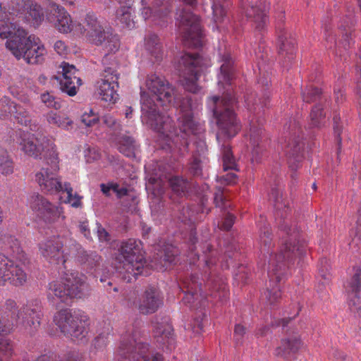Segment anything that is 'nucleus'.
I'll use <instances>...</instances> for the list:
<instances>
[{
    "label": "nucleus",
    "instance_id": "9d476101",
    "mask_svg": "<svg viewBox=\"0 0 361 361\" xmlns=\"http://www.w3.org/2000/svg\"><path fill=\"white\" fill-rule=\"evenodd\" d=\"M13 140L25 154L35 159H42L43 157L46 163L50 161L51 151L57 153L53 142L43 135L35 137L27 132L19 130L16 132Z\"/></svg>",
    "mask_w": 361,
    "mask_h": 361
},
{
    "label": "nucleus",
    "instance_id": "a211bd4d",
    "mask_svg": "<svg viewBox=\"0 0 361 361\" xmlns=\"http://www.w3.org/2000/svg\"><path fill=\"white\" fill-rule=\"evenodd\" d=\"M30 207L39 219L49 224L56 221L61 214L57 206L39 194L32 196Z\"/></svg>",
    "mask_w": 361,
    "mask_h": 361
},
{
    "label": "nucleus",
    "instance_id": "aec40b11",
    "mask_svg": "<svg viewBox=\"0 0 361 361\" xmlns=\"http://www.w3.org/2000/svg\"><path fill=\"white\" fill-rule=\"evenodd\" d=\"M80 32L85 37L87 40L94 45H97L103 37H105L106 33L109 28H104L97 18L94 14L88 13L82 23L79 25Z\"/></svg>",
    "mask_w": 361,
    "mask_h": 361
},
{
    "label": "nucleus",
    "instance_id": "c03bdc74",
    "mask_svg": "<svg viewBox=\"0 0 361 361\" xmlns=\"http://www.w3.org/2000/svg\"><path fill=\"white\" fill-rule=\"evenodd\" d=\"M257 226L259 228L262 243L264 244V247L269 246L271 240V233L269 224H267L265 216H260L259 219L257 221Z\"/></svg>",
    "mask_w": 361,
    "mask_h": 361
},
{
    "label": "nucleus",
    "instance_id": "37998d69",
    "mask_svg": "<svg viewBox=\"0 0 361 361\" xmlns=\"http://www.w3.org/2000/svg\"><path fill=\"white\" fill-rule=\"evenodd\" d=\"M9 16L0 19V37L2 39H10L19 27L10 21Z\"/></svg>",
    "mask_w": 361,
    "mask_h": 361
},
{
    "label": "nucleus",
    "instance_id": "473e14b6",
    "mask_svg": "<svg viewBox=\"0 0 361 361\" xmlns=\"http://www.w3.org/2000/svg\"><path fill=\"white\" fill-rule=\"evenodd\" d=\"M145 46L150 54L157 61L162 59L164 51L163 47L158 36L154 33H148L145 38Z\"/></svg>",
    "mask_w": 361,
    "mask_h": 361
},
{
    "label": "nucleus",
    "instance_id": "c9c22d12",
    "mask_svg": "<svg viewBox=\"0 0 361 361\" xmlns=\"http://www.w3.org/2000/svg\"><path fill=\"white\" fill-rule=\"evenodd\" d=\"M279 53L280 55L285 54L288 59H292L295 51V41L288 39L287 33H282L278 39Z\"/></svg>",
    "mask_w": 361,
    "mask_h": 361
},
{
    "label": "nucleus",
    "instance_id": "6ab92c4d",
    "mask_svg": "<svg viewBox=\"0 0 361 361\" xmlns=\"http://www.w3.org/2000/svg\"><path fill=\"white\" fill-rule=\"evenodd\" d=\"M163 305V296L158 288L148 286L140 298L136 307L141 314L154 313Z\"/></svg>",
    "mask_w": 361,
    "mask_h": 361
},
{
    "label": "nucleus",
    "instance_id": "58836bf2",
    "mask_svg": "<svg viewBox=\"0 0 361 361\" xmlns=\"http://www.w3.org/2000/svg\"><path fill=\"white\" fill-rule=\"evenodd\" d=\"M5 113L13 114L18 122L23 126H27L31 122V116L27 109L20 105H11L5 109Z\"/></svg>",
    "mask_w": 361,
    "mask_h": 361
},
{
    "label": "nucleus",
    "instance_id": "423d86ee",
    "mask_svg": "<svg viewBox=\"0 0 361 361\" xmlns=\"http://www.w3.org/2000/svg\"><path fill=\"white\" fill-rule=\"evenodd\" d=\"M59 169L58 154L54 151L51 152L50 161L46 163L41 171L36 173V181L38 183L42 190L46 192H66L68 195V202L74 207L81 204L80 198L73 195V188L69 183L62 185L61 182L56 178Z\"/></svg>",
    "mask_w": 361,
    "mask_h": 361
},
{
    "label": "nucleus",
    "instance_id": "7c9ffc66",
    "mask_svg": "<svg viewBox=\"0 0 361 361\" xmlns=\"http://www.w3.org/2000/svg\"><path fill=\"white\" fill-rule=\"evenodd\" d=\"M24 20L34 27H38L44 20L42 6L35 0H30L23 15Z\"/></svg>",
    "mask_w": 361,
    "mask_h": 361
},
{
    "label": "nucleus",
    "instance_id": "e2e57ef3",
    "mask_svg": "<svg viewBox=\"0 0 361 361\" xmlns=\"http://www.w3.org/2000/svg\"><path fill=\"white\" fill-rule=\"evenodd\" d=\"M237 176L234 173H228L226 175L218 176L217 181L223 185H229L235 183Z\"/></svg>",
    "mask_w": 361,
    "mask_h": 361
},
{
    "label": "nucleus",
    "instance_id": "6e6552de",
    "mask_svg": "<svg viewBox=\"0 0 361 361\" xmlns=\"http://www.w3.org/2000/svg\"><path fill=\"white\" fill-rule=\"evenodd\" d=\"M119 354L128 361H163L161 354L149 352V344L144 342L141 332L137 327H133L124 336L119 348Z\"/></svg>",
    "mask_w": 361,
    "mask_h": 361
},
{
    "label": "nucleus",
    "instance_id": "13d9d810",
    "mask_svg": "<svg viewBox=\"0 0 361 361\" xmlns=\"http://www.w3.org/2000/svg\"><path fill=\"white\" fill-rule=\"evenodd\" d=\"M183 291L185 293V295L182 300L185 304H192L198 298L197 291L192 289L190 290L189 286H188V289H185V290H183Z\"/></svg>",
    "mask_w": 361,
    "mask_h": 361
},
{
    "label": "nucleus",
    "instance_id": "1a4fd4ad",
    "mask_svg": "<svg viewBox=\"0 0 361 361\" xmlns=\"http://www.w3.org/2000/svg\"><path fill=\"white\" fill-rule=\"evenodd\" d=\"M54 322L65 336L72 338L82 340L87 334L88 318L80 311L61 310L55 314Z\"/></svg>",
    "mask_w": 361,
    "mask_h": 361
},
{
    "label": "nucleus",
    "instance_id": "dca6fc26",
    "mask_svg": "<svg viewBox=\"0 0 361 361\" xmlns=\"http://www.w3.org/2000/svg\"><path fill=\"white\" fill-rule=\"evenodd\" d=\"M21 308L12 299H7L0 306V335H7L11 332L16 323L18 324L20 320Z\"/></svg>",
    "mask_w": 361,
    "mask_h": 361
},
{
    "label": "nucleus",
    "instance_id": "f704fd0d",
    "mask_svg": "<svg viewBox=\"0 0 361 361\" xmlns=\"http://www.w3.org/2000/svg\"><path fill=\"white\" fill-rule=\"evenodd\" d=\"M134 13L133 7L118 8L116 11V19L123 27L132 30L135 27V22L133 16Z\"/></svg>",
    "mask_w": 361,
    "mask_h": 361
},
{
    "label": "nucleus",
    "instance_id": "cd10ccee",
    "mask_svg": "<svg viewBox=\"0 0 361 361\" xmlns=\"http://www.w3.org/2000/svg\"><path fill=\"white\" fill-rule=\"evenodd\" d=\"M291 142H288L284 147V152L288 157V164L290 167L293 170L298 168V164L302 158V149L304 144L301 141L298 133L296 130L293 132L291 135Z\"/></svg>",
    "mask_w": 361,
    "mask_h": 361
},
{
    "label": "nucleus",
    "instance_id": "72a5a7b5",
    "mask_svg": "<svg viewBox=\"0 0 361 361\" xmlns=\"http://www.w3.org/2000/svg\"><path fill=\"white\" fill-rule=\"evenodd\" d=\"M268 9L269 6L265 0H262L258 6L252 8L254 14L252 21L255 29L259 32H262L267 25L268 19L267 13Z\"/></svg>",
    "mask_w": 361,
    "mask_h": 361
},
{
    "label": "nucleus",
    "instance_id": "0e129e2a",
    "mask_svg": "<svg viewBox=\"0 0 361 361\" xmlns=\"http://www.w3.org/2000/svg\"><path fill=\"white\" fill-rule=\"evenodd\" d=\"M246 329L240 325L236 324L234 329V338L237 345H240L242 343V338L243 335L245 334Z\"/></svg>",
    "mask_w": 361,
    "mask_h": 361
},
{
    "label": "nucleus",
    "instance_id": "a18cd8bd",
    "mask_svg": "<svg viewBox=\"0 0 361 361\" xmlns=\"http://www.w3.org/2000/svg\"><path fill=\"white\" fill-rule=\"evenodd\" d=\"M0 170L3 174H10L13 171V162L4 148L0 146Z\"/></svg>",
    "mask_w": 361,
    "mask_h": 361
},
{
    "label": "nucleus",
    "instance_id": "69168bd1",
    "mask_svg": "<svg viewBox=\"0 0 361 361\" xmlns=\"http://www.w3.org/2000/svg\"><path fill=\"white\" fill-rule=\"evenodd\" d=\"M63 78H68V77L73 78L77 76L75 74L78 72L75 67L73 65H69L68 63H64L63 66Z\"/></svg>",
    "mask_w": 361,
    "mask_h": 361
},
{
    "label": "nucleus",
    "instance_id": "4d7b16f0",
    "mask_svg": "<svg viewBox=\"0 0 361 361\" xmlns=\"http://www.w3.org/2000/svg\"><path fill=\"white\" fill-rule=\"evenodd\" d=\"M189 171L194 176H198L202 173L201 159L196 155H192V161L190 162Z\"/></svg>",
    "mask_w": 361,
    "mask_h": 361
},
{
    "label": "nucleus",
    "instance_id": "a19ab883",
    "mask_svg": "<svg viewBox=\"0 0 361 361\" xmlns=\"http://www.w3.org/2000/svg\"><path fill=\"white\" fill-rule=\"evenodd\" d=\"M118 149L126 157H134L135 142L132 137L123 135L119 139Z\"/></svg>",
    "mask_w": 361,
    "mask_h": 361
},
{
    "label": "nucleus",
    "instance_id": "5701e85b",
    "mask_svg": "<svg viewBox=\"0 0 361 361\" xmlns=\"http://www.w3.org/2000/svg\"><path fill=\"white\" fill-rule=\"evenodd\" d=\"M96 46L100 47L106 52L102 61L103 66H117L113 56V54L119 50L121 46L120 38L117 34L109 29L105 37H103L100 43L99 42Z\"/></svg>",
    "mask_w": 361,
    "mask_h": 361
},
{
    "label": "nucleus",
    "instance_id": "6e6d98bb",
    "mask_svg": "<svg viewBox=\"0 0 361 361\" xmlns=\"http://www.w3.org/2000/svg\"><path fill=\"white\" fill-rule=\"evenodd\" d=\"M198 276L197 275H191L189 279H186L183 281V288L188 289V286H189L190 290H201V283L198 282Z\"/></svg>",
    "mask_w": 361,
    "mask_h": 361
},
{
    "label": "nucleus",
    "instance_id": "f3484780",
    "mask_svg": "<svg viewBox=\"0 0 361 361\" xmlns=\"http://www.w3.org/2000/svg\"><path fill=\"white\" fill-rule=\"evenodd\" d=\"M214 203L224 213L221 220L218 222L219 228L225 231H230L235 222V216L229 211L232 204L227 192L223 188H216L214 194Z\"/></svg>",
    "mask_w": 361,
    "mask_h": 361
},
{
    "label": "nucleus",
    "instance_id": "2eb2a0df",
    "mask_svg": "<svg viewBox=\"0 0 361 361\" xmlns=\"http://www.w3.org/2000/svg\"><path fill=\"white\" fill-rule=\"evenodd\" d=\"M27 280L22 264L14 263L2 253H0V284L9 282L14 286L23 285Z\"/></svg>",
    "mask_w": 361,
    "mask_h": 361
},
{
    "label": "nucleus",
    "instance_id": "f257e3e1",
    "mask_svg": "<svg viewBox=\"0 0 361 361\" xmlns=\"http://www.w3.org/2000/svg\"><path fill=\"white\" fill-rule=\"evenodd\" d=\"M275 209V221L282 233L283 242L279 253L271 255L268 265L269 286L264 293L263 299L270 306H274L281 299L279 283L286 274V268L297 257L306 254V246L300 240L299 230L289 218V203L283 197L281 190L273 188L269 194Z\"/></svg>",
    "mask_w": 361,
    "mask_h": 361
},
{
    "label": "nucleus",
    "instance_id": "9b49d317",
    "mask_svg": "<svg viewBox=\"0 0 361 361\" xmlns=\"http://www.w3.org/2000/svg\"><path fill=\"white\" fill-rule=\"evenodd\" d=\"M203 58L197 53H185L178 61L177 70L183 77V86L192 93H197L200 87L197 80L204 66Z\"/></svg>",
    "mask_w": 361,
    "mask_h": 361
},
{
    "label": "nucleus",
    "instance_id": "864d4df0",
    "mask_svg": "<svg viewBox=\"0 0 361 361\" xmlns=\"http://www.w3.org/2000/svg\"><path fill=\"white\" fill-rule=\"evenodd\" d=\"M176 255V249L172 246H167L161 251L160 259L165 262L171 264L175 262Z\"/></svg>",
    "mask_w": 361,
    "mask_h": 361
},
{
    "label": "nucleus",
    "instance_id": "bf43d9fd",
    "mask_svg": "<svg viewBox=\"0 0 361 361\" xmlns=\"http://www.w3.org/2000/svg\"><path fill=\"white\" fill-rule=\"evenodd\" d=\"M81 121L86 126H92L94 124H96L99 121V117L96 115H94L92 112V111H90V114H84L82 116Z\"/></svg>",
    "mask_w": 361,
    "mask_h": 361
},
{
    "label": "nucleus",
    "instance_id": "412c9836",
    "mask_svg": "<svg viewBox=\"0 0 361 361\" xmlns=\"http://www.w3.org/2000/svg\"><path fill=\"white\" fill-rule=\"evenodd\" d=\"M348 305L352 312L361 310V269L354 268V274L344 285Z\"/></svg>",
    "mask_w": 361,
    "mask_h": 361
},
{
    "label": "nucleus",
    "instance_id": "49530a36",
    "mask_svg": "<svg viewBox=\"0 0 361 361\" xmlns=\"http://www.w3.org/2000/svg\"><path fill=\"white\" fill-rule=\"evenodd\" d=\"M4 336L0 335V336ZM13 353V343L5 337L0 338V361H3V359L7 360L11 357Z\"/></svg>",
    "mask_w": 361,
    "mask_h": 361
},
{
    "label": "nucleus",
    "instance_id": "bb28decb",
    "mask_svg": "<svg viewBox=\"0 0 361 361\" xmlns=\"http://www.w3.org/2000/svg\"><path fill=\"white\" fill-rule=\"evenodd\" d=\"M153 336L157 343L169 351L174 348L173 329L166 321L153 323Z\"/></svg>",
    "mask_w": 361,
    "mask_h": 361
},
{
    "label": "nucleus",
    "instance_id": "0eeeda50",
    "mask_svg": "<svg viewBox=\"0 0 361 361\" xmlns=\"http://www.w3.org/2000/svg\"><path fill=\"white\" fill-rule=\"evenodd\" d=\"M59 169L58 154L54 151L51 152L50 161L46 163L41 171L36 173V181L38 183L42 190L46 192H66L68 195V202L74 207L81 204L80 198L73 195V188L69 183L62 185L61 182L56 178Z\"/></svg>",
    "mask_w": 361,
    "mask_h": 361
},
{
    "label": "nucleus",
    "instance_id": "5fc2aeb1",
    "mask_svg": "<svg viewBox=\"0 0 361 361\" xmlns=\"http://www.w3.org/2000/svg\"><path fill=\"white\" fill-rule=\"evenodd\" d=\"M259 133L257 132V136L258 137ZM251 144V139L250 138V145ZM252 145L253 146L252 150V161L258 163L261 159V156L263 152V148L259 145L258 138L257 140L254 139L253 142H252Z\"/></svg>",
    "mask_w": 361,
    "mask_h": 361
},
{
    "label": "nucleus",
    "instance_id": "774afa93",
    "mask_svg": "<svg viewBox=\"0 0 361 361\" xmlns=\"http://www.w3.org/2000/svg\"><path fill=\"white\" fill-rule=\"evenodd\" d=\"M196 149L193 154V155H196V157H200L203 156L207 150L205 143L202 141L197 142L195 143Z\"/></svg>",
    "mask_w": 361,
    "mask_h": 361
},
{
    "label": "nucleus",
    "instance_id": "de8ad7c7",
    "mask_svg": "<svg viewBox=\"0 0 361 361\" xmlns=\"http://www.w3.org/2000/svg\"><path fill=\"white\" fill-rule=\"evenodd\" d=\"M222 154L224 171H226L229 169H235V162L232 154L231 149L228 145H223Z\"/></svg>",
    "mask_w": 361,
    "mask_h": 361
},
{
    "label": "nucleus",
    "instance_id": "603ef678",
    "mask_svg": "<svg viewBox=\"0 0 361 361\" xmlns=\"http://www.w3.org/2000/svg\"><path fill=\"white\" fill-rule=\"evenodd\" d=\"M41 99L47 107L54 108L55 109H59L61 107L60 99L49 92L42 94L41 95Z\"/></svg>",
    "mask_w": 361,
    "mask_h": 361
},
{
    "label": "nucleus",
    "instance_id": "79ce46f5",
    "mask_svg": "<svg viewBox=\"0 0 361 361\" xmlns=\"http://www.w3.org/2000/svg\"><path fill=\"white\" fill-rule=\"evenodd\" d=\"M47 120L49 124L55 125L61 128L66 130L72 128L73 121L68 118H65L56 112L51 111L48 113Z\"/></svg>",
    "mask_w": 361,
    "mask_h": 361
},
{
    "label": "nucleus",
    "instance_id": "f8f14e48",
    "mask_svg": "<svg viewBox=\"0 0 361 361\" xmlns=\"http://www.w3.org/2000/svg\"><path fill=\"white\" fill-rule=\"evenodd\" d=\"M146 85L152 94L149 95L148 93L141 92L142 105H143L144 99L148 98L152 99L155 104V100L162 102L163 106L171 104L173 99H176V90L162 76H159L156 74L148 76L146 80ZM142 107V106H141Z\"/></svg>",
    "mask_w": 361,
    "mask_h": 361
},
{
    "label": "nucleus",
    "instance_id": "2f4dec72",
    "mask_svg": "<svg viewBox=\"0 0 361 361\" xmlns=\"http://www.w3.org/2000/svg\"><path fill=\"white\" fill-rule=\"evenodd\" d=\"M301 347L302 342L298 335L290 336L282 340L281 345L276 349V354L285 359H291Z\"/></svg>",
    "mask_w": 361,
    "mask_h": 361
},
{
    "label": "nucleus",
    "instance_id": "e433bc0d",
    "mask_svg": "<svg viewBox=\"0 0 361 361\" xmlns=\"http://www.w3.org/2000/svg\"><path fill=\"white\" fill-rule=\"evenodd\" d=\"M169 185L172 191L178 196H185L190 188L189 181L180 176H173L169 180Z\"/></svg>",
    "mask_w": 361,
    "mask_h": 361
},
{
    "label": "nucleus",
    "instance_id": "680f3d73",
    "mask_svg": "<svg viewBox=\"0 0 361 361\" xmlns=\"http://www.w3.org/2000/svg\"><path fill=\"white\" fill-rule=\"evenodd\" d=\"M106 345V338L104 336L99 335L97 336L93 342L92 346L96 351H102Z\"/></svg>",
    "mask_w": 361,
    "mask_h": 361
},
{
    "label": "nucleus",
    "instance_id": "338daca9",
    "mask_svg": "<svg viewBox=\"0 0 361 361\" xmlns=\"http://www.w3.org/2000/svg\"><path fill=\"white\" fill-rule=\"evenodd\" d=\"M190 212L188 207H183L182 211L180 212V215L178 216L179 221L184 224H187L188 221H190Z\"/></svg>",
    "mask_w": 361,
    "mask_h": 361
},
{
    "label": "nucleus",
    "instance_id": "c756f323",
    "mask_svg": "<svg viewBox=\"0 0 361 361\" xmlns=\"http://www.w3.org/2000/svg\"><path fill=\"white\" fill-rule=\"evenodd\" d=\"M46 54L47 50L44 46L40 42L39 38L34 36L22 59L28 64H39L44 61Z\"/></svg>",
    "mask_w": 361,
    "mask_h": 361
},
{
    "label": "nucleus",
    "instance_id": "ddd939ff",
    "mask_svg": "<svg viewBox=\"0 0 361 361\" xmlns=\"http://www.w3.org/2000/svg\"><path fill=\"white\" fill-rule=\"evenodd\" d=\"M101 79L97 82V90L101 99L105 102L115 103L118 99L117 89L119 74L116 66H104Z\"/></svg>",
    "mask_w": 361,
    "mask_h": 361
},
{
    "label": "nucleus",
    "instance_id": "c85d7f7f",
    "mask_svg": "<svg viewBox=\"0 0 361 361\" xmlns=\"http://www.w3.org/2000/svg\"><path fill=\"white\" fill-rule=\"evenodd\" d=\"M142 4L144 6L142 11V15L145 20L151 19L152 21L154 22L156 24H158L161 27H164L168 23V15L169 13V10L166 6L162 8H157V7L164 5L163 1L157 0L155 3L156 7L154 8H152L150 6H145V5L146 4L145 3V0H142Z\"/></svg>",
    "mask_w": 361,
    "mask_h": 361
},
{
    "label": "nucleus",
    "instance_id": "8fccbe9b",
    "mask_svg": "<svg viewBox=\"0 0 361 361\" xmlns=\"http://www.w3.org/2000/svg\"><path fill=\"white\" fill-rule=\"evenodd\" d=\"M299 125L295 120L292 122L290 121L288 126H285L284 130L287 132V135H284V137H282V140H284V143L281 142V149L284 151V147L288 144L290 141H292L291 135H293V132L296 130L297 134L299 133Z\"/></svg>",
    "mask_w": 361,
    "mask_h": 361
},
{
    "label": "nucleus",
    "instance_id": "4c0bfd02",
    "mask_svg": "<svg viewBox=\"0 0 361 361\" xmlns=\"http://www.w3.org/2000/svg\"><path fill=\"white\" fill-rule=\"evenodd\" d=\"M30 0H8L5 5L8 16H23Z\"/></svg>",
    "mask_w": 361,
    "mask_h": 361
},
{
    "label": "nucleus",
    "instance_id": "a878e982",
    "mask_svg": "<svg viewBox=\"0 0 361 361\" xmlns=\"http://www.w3.org/2000/svg\"><path fill=\"white\" fill-rule=\"evenodd\" d=\"M40 319V306L37 303L27 304L21 307L20 320L18 324L22 325L29 334H32L39 326Z\"/></svg>",
    "mask_w": 361,
    "mask_h": 361
},
{
    "label": "nucleus",
    "instance_id": "4be33fe9",
    "mask_svg": "<svg viewBox=\"0 0 361 361\" xmlns=\"http://www.w3.org/2000/svg\"><path fill=\"white\" fill-rule=\"evenodd\" d=\"M70 251L66 255H73L84 269L91 271L96 270L101 264L102 257L98 253L92 250H85L80 244L71 242Z\"/></svg>",
    "mask_w": 361,
    "mask_h": 361
},
{
    "label": "nucleus",
    "instance_id": "052dcab7",
    "mask_svg": "<svg viewBox=\"0 0 361 361\" xmlns=\"http://www.w3.org/2000/svg\"><path fill=\"white\" fill-rule=\"evenodd\" d=\"M57 361H82V355L78 351H70L60 360L57 357Z\"/></svg>",
    "mask_w": 361,
    "mask_h": 361
},
{
    "label": "nucleus",
    "instance_id": "393cba45",
    "mask_svg": "<svg viewBox=\"0 0 361 361\" xmlns=\"http://www.w3.org/2000/svg\"><path fill=\"white\" fill-rule=\"evenodd\" d=\"M33 37L32 35L27 36L25 30L18 27L16 34L11 35V38L7 39L6 42V48L11 51L16 59H22Z\"/></svg>",
    "mask_w": 361,
    "mask_h": 361
},
{
    "label": "nucleus",
    "instance_id": "20e7f679",
    "mask_svg": "<svg viewBox=\"0 0 361 361\" xmlns=\"http://www.w3.org/2000/svg\"><path fill=\"white\" fill-rule=\"evenodd\" d=\"M221 65L218 75V85L222 86L224 91L221 97L214 96L213 101V114L221 130L228 138L235 136L240 126L233 111L235 98L230 90L231 81L235 77L236 66L234 59L229 52L221 56Z\"/></svg>",
    "mask_w": 361,
    "mask_h": 361
},
{
    "label": "nucleus",
    "instance_id": "f03ea898",
    "mask_svg": "<svg viewBox=\"0 0 361 361\" xmlns=\"http://www.w3.org/2000/svg\"><path fill=\"white\" fill-rule=\"evenodd\" d=\"M171 104L179 109L178 129L174 127L173 120L169 116L159 111L157 104L150 98L144 99L142 121L158 133L169 145L172 142L180 151H188L190 135L197 134L201 130L200 123L193 117L192 98H180L176 94Z\"/></svg>",
    "mask_w": 361,
    "mask_h": 361
},
{
    "label": "nucleus",
    "instance_id": "39448f33",
    "mask_svg": "<svg viewBox=\"0 0 361 361\" xmlns=\"http://www.w3.org/2000/svg\"><path fill=\"white\" fill-rule=\"evenodd\" d=\"M120 257H122L123 267H120L119 273L122 279L128 283L136 279L138 276H147L149 269L147 261L142 252V244L140 240L130 238L122 242L119 248Z\"/></svg>",
    "mask_w": 361,
    "mask_h": 361
},
{
    "label": "nucleus",
    "instance_id": "4468645a",
    "mask_svg": "<svg viewBox=\"0 0 361 361\" xmlns=\"http://www.w3.org/2000/svg\"><path fill=\"white\" fill-rule=\"evenodd\" d=\"M302 97L303 101L307 103L319 101L311 111L310 118L313 127H319L326 116L324 106L326 107V99L321 96V91L312 85L307 86L302 90Z\"/></svg>",
    "mask_w": 361,
    "mask_h": 361
},
{
    "label": "nucleus",
    "instance_id": "b1692460",
    "mask_svg": "<svg viewBox=\"0 0 361 361\" xmlns=\"http://www.w3.org/2000/svg\"><path fill=\"white\" fill-rule=\"evenodd\" d=\"M47 18L59 32L68 33L71 31L72 20L70 15L64 8L56 4H51Z\"/></svg>",
    "mask_w": 361,
    "mask_h": 361
},
{
    "label": "nucleus",
    "instance_id": "09e8293b",
    "mask_svg": "<svg viewBox=\"0 0 361 361\" xmlns=\"http://www.w3.org/2000/svg\"><path fill=\"white\" fill-rule=\"evenodd\" d=\"M8 249L10 250L11 255L13 257L20 261H23L24 259L25 255L20 246L19 241L16 238L11 236L8 238Z\"/></svg>",
    "mask_w": 361,
    "mask_h": 361
},
{
    "label": "nucleus",
    "instance_id": "7ed1b4c3",
    "mask_svg": "<svg viewBox=\"0 0 361 361\" xmlns=\"http://www.w3.org/2000/svg\"><path fill=\"white\" fill-rule=\"evenodd\" d=\"M63 242L59 238H53L39 243V251L50 263L62 264L64 275L62 281L49 284L47 297L52 302H61L71 305L74 299L82 298L90 294L86 277L81 273L66 270V259L62 250Z\"/></svg>",
    "mask_w": 361,
    "mask_h": 361
},
{
    "label": "nucleus",
    "instance_id": "ea45409f",
    "mask_svg": "<svg viewBox=\"0 0 361 361\" xmlns=\"http://www.w3.org/2000/svg\"><path fill=\"white\" fill-rule=\"evenodd\" d=\"M82 84L81 79L78 76L61 79L59 82L60 89L69 96H74L77 93V89Z\"/></svg>",
    "mask_w": 361,
    "mask_h": 361
},
{
    "label": "nucleus",
    "instance_id": "3c124183",
    "mask_svg": "<svg viewBox=\"0 0 361 361\" xmlns=\"http://www.w3.org/2000/svg\"><path fill=\"white\" fill-rule=\"evenodd\" d=\"M319 274L324 279V283L329 281L331 279L330 264L326 258H322L318 265Z\"/></svg>",
    "mask_w": 361,
    "mask_h": 361
}]
</instances>
